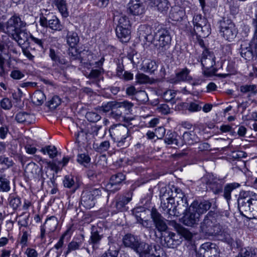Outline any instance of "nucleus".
I'll list each match as a JSON object with an SVG mask.
<instances>
[{"instance_id":"nucleus-1","label":"nucleus","mask_w":257,"mask_h":257,"mask_svg":"<svg viewBox=\"0 0 257 257\" xmlns=\"http://www.w3.org/2000/svg\"><path fill=\"white\" fill-rule=\"evenodd\" d=\"M212 208L213 210H210L200 222L199 231L206 236H215L220 240L221 235H223L226 230L223 229L220 224L217 222L218 213L215 212L217 206L213 205Z\"/></svg>"},{"instance_id":"nucleus-2","label":"nucleus","mask_w":257,"mask_h":257,"mask_svg":"<svg viewBox=\"0 0 257 257\" xmlns=\"http://www.w3.org/2000/svg\"><path fill=\"white\" fill-rule=\"evenodd\" d=\"M238 208L240 214L252 213L257 218V194L252 191H241L237 199Z\"/></svg>"},{"instance_id":"nucleus-3","label":"nucleus","mask_w":257,"mask_h":257,"mask_svg":"<svg viewBox=\"0 0 257 257\" xmlns=\"http://www.w3.org/2000/svg\"><path fill=\"white\" fill-rule=\"evenodd\" d=\"M124 245L134 250L139 257H149L148 251L151 248V244L141 241L137 236L132 234H125L122 239Z\"/></svg>"},{"instance_id":"nucleus-4","label":"nucleus","mask_w":257,"mask_h":257,"mask_svg":"<svg viewBox=\"0 0 257 257\" xmlns=\"http://www.w3.org/2000/svg\"><path fill=\"white\" fill-rule=\"evenodd\" d=\"M110 136L117 143V146L124 148L130 145L131 139L130 130L124 124H117L111 126L109 130Z\"/></svg>"},{"instance_id":"nucleus-5","label":"nucleus","mask_w":257,"mask_h":257,"mask_svg":"<svg viewBox=\"0 0 257 257\" xmlns=\"http://www.w3.org/2000/svg\"><path fill=\"white\" fill-rule=\"evenodd\" d=\"M171 37L170 32L166 28L159 29L155 33L152 42L159 53H165L170 47Z\"/></svg>"},{"instance_id":"nucleus-6","label":"nucleus","mask_w":257,"mask_h":257,"mask_svg":"<svg viewBox=\"0 0 257 257\" xmlns=\"http://www.w3.org/2000/svg\"><path fill=\"white\" fill-rule=\"evenodd\" d=\"M103 193L105 194V191L102 188L87 187L81 194V204L86 208H91L94 206L95 200Z\"/></svg>"},{"instance_id":"nucleus-7","label":"nucleus","mask_w":257,"mask_h":257,"mask_svg":"<svg viewBox=\"0 0 257 257\" xmlns=\"http://www.w3.org/2000/svg\"><path fill=\"white\" fill-rule=\"evenodd\" d=\"M194 32L197 37H206L210 33V25L206 19L200 15L194 16L193 19Z\"/></svg>"},{"instance_id":"nucleus-8","label":"nucleus","mask_w":257,"mask_h":257,"mask_svg":"<svg viewBox=\"0 0 257 257\" xmlns=\"http://www.w3.org/2000/svg\"><path fill=\"white\" fill-rule=\"evenodd\" d=\"M26 26V23L23 21L20 16L15 14L12 16L5 24L4 32L10 37L15 36V34L23 29Z\"/></svg>"},{"instance_id":"nucleus-9","label":"nucleus","mask_w":257,"mask_h":257,"mask_svg":"<svg viewBox=\"0 0 257 257\" xmlns=\"http://www.w3.org/2000/svg\"><path fill=\"white\" fill-rule=\"evenodd\" d=\"M220 32L226 40L232 41L236 36L237 30L234 24L228 18H223L219 21Z\"/></svg>"},{"instance_id":"nucleus-10","label":"nucleus","mask_w":257,"mask_h":257,"mask_svg":"<svg viewBox=\"0 0 257 257\" xmlns=\"http://www.w3.org/2000/svg\"><path fill=\"white\" fill-rule=\"evenodd\" d=\"M215 57L213 52L207 49H204L202 54L201 64L204 68V74L207 76H210L216 71L213 67L215 64Z\"/></svg>"},{"instance_id":"nucleus-11","label":"nucleus","mask_w":257,"mask_h":257,"mask_svg":"<svg viewBox=\"0 0 257 257\" xmlns=\"http://www.w3.org/2000/svg\"><path fill=\"white\" fill-rule=\"evenodd\" d=\"M185 212H183V216L182 218L183 223L188 226L194 227L198 224L200 220L201 216L189 206L184 207Z\"/></svg>"},{"instance_id":"nucleus-12","label":"nucleus","mask_w":257,"mask_h":257,"mask_svg":"<svg viewBox=\"0 0 257 257\" xmlns=\"http://www.w3.org/2000/svg\"><path fill=\"white\" fill-rule=\"evenodd\" d=\"M219 250L215 243L207 242L203 243L196 252L198 257H218Z\"/></svg>"},{"instance_id":"nucleus-13","label":"nucleus","mask_w":257,"mask_h":257,"mask_svg":"<svg viewBox=\"0 0 257 257\" xmlns=\"http://www.w3.org/2000/svg\"><path fill=\"white\" fill-rule=\"evenodd\" d=\"M151 218L156 229L159 232H164L168 229L166 219L155 208H152L151 211Z\"/></svg>"},{"instance_id":"nucleus-14","label":"nucleus","mask_w":257,"mask_h":257,"mask_svg":"<svg viewBox=\"0 0 257 257\" xmlns=\"http://www.w3.org/2000/svg\"><path fill=\"white\" fill-rule=\"evenodd\" d=\"M43 27L49 28L54 31H61L63 26L57 17L53 13L45 18H42L41 25Z\"/></svg>"},{"instance_id":"nucleus-15","label":"nucleus","mask_w":257,"mask_h":257,"mask_svg":"<svg viewBox=\"0 0 257 257\" xmlns=\"http://www.w3.org/2000/svg\"><path fill=\"white\" fill-rule=\"evenodd\" d=\"M200 216L206 213L212 206V203L209 200L194 201L190 205Z\"/></svg>"},{"instance_id":"nucleus-16","label":"nucleus","mask_w":257,"mask_h":257,"mask_svg":"<svg viewBox=\"0 0 257 257\" xmlns=\"http://www.w3.org/2000/svg\"><path fill=\"white\" fill-rule=\"evenodd\" d=\"M11 38L15 40L20 47H22L26 43L29 44L31 36L32 34L27 32V30L21 29L19 32L16 33Z\"/></svg>"},{"instance_id":"nucleus-17","label":"nucleus","mask_w":257,"mask_h":257,"mask_svg":"<svg viewBox=\"0 0 257 257\" xmlns=\"http://www.w3.org/2000/svg\"><path fill=\"white\" fill-rule=\"evenodd\" d=\"M164 237V244L169 248H174L179 245L181 241L179 238V235L174 232H169Z\"/></svg>"},{"instance_id":"nucleus-18","label":"nucleus","mask_w":257,"mask_h":257,"mask_svg":"<svg viewBox=\"0 0 257 257\" xmlns=\"http://www.w3.org/2000/svg\"><path fill=\"white\" fill-rule=\"evenodd\" d=\"M127 12L134 16H139L144 13V8L140 0H131Z\"/></svg>"},{"instance_id":"nucleus-19","label":"nucleus","mask_w":257,"mask_h":257,"mask_svg":"<svg viewBox=\"0 0 257 257\" xmlns=\"http://www.w3.org/2000/svg\"><path fill=\"white\" fill-rule=\"evenodd\" d=\"M102 237L103 234L101 233V232L98 231L95 227L93 226L88 243L94 249H95L98 247Z\"/></svg>"},{"instance_id":"nucleus-20","label":"nucleus","mask_w":257,"mask_h":257,"mask_svg":"<svg viewBox=\"0 0 257 257\" xmlns=\"http://www.w3.org/2000/svg\"><path fill=\"white\" fill-rule=\"evenodd\" d=\"M147 4L149 7L154 8L161 13L167 12L170 7L168 0H152Z\"/></svg>"},{"instance_id":"nucleus-21","label":"nucleus","mask_w":257,"mask_h":257,"mask_svg":"<svg viewBox=\"0 0 257 257\" xmlns=\"http://www.w3.org/2000/svg\"><path fill=\"white\" fill-rule=\"evenodd\" d=\"M151 27L147 25H141L138 29V33L140 39H144L146 41L152 42L154 35H152Z\"/></svg>"},{"instance_id":"nucleus-22","label":"nucleus","mask_w":257,"mask_h":257,"mask_svg":"<svg viewBox=\"0 0 257 257\" xmlns=\"http://www.w3.org/2000/svg\"><path fill=\"white\" fill-rule=\"evenodd\" d=\"M190 70L187 68L181 69L179 72L176 74L175 77L170 79V82L174 84H177L181 81H189L192 78L189 75Z\"/></svg>"},{"instance_id":"nucleus-23","label":"nucleus","mask_w":257,"mask_h":257,"mask_svg":"<svg viewBox=\"0 0 257 257\" xmlns=\"http://www.w3.org/2000/svg\"><path fill=\"white\" fill-rule=\"evenodd\" d=\"M132 200V194L131 196H120L115 199V207L118 211H123L126 210L125 205Z\"/></svg>"},{"instance_id":"nucleus-24","label":"nucleus","mask_w":257,"mask_h":257,"mask_svg":"<svg viewBox=\"0 0 257 257\" xmlns=\"http://www.w3.org/2000/svg\"><path fill=\"white\" fill-rule=\"evenodd\" d=\"M15 120L18 123H31L34 120V116L33 114L27 112L20 111L16 114Z\"/></svg>"},{"instance_id":"nucleus-25","label":"nucleus","mask_w":257,"mask_h":257,"mask_svg":"<svg viewBox=\"0 0 257 257\" xmlns=\"http://www.w3.org/2000/svg\"><path fill=\"white\" fill-rule=\"evenodd\" d=\"M129 28H123L117 26L115 29L116 35L122 42H127L130 38Z\"/></svg>"},{"instance_id":"nucleus-26","label":"nucleus","mask_w":257,"mask_h":257,"mask_svg":"<svg viewBox=\"0 0 257 257\" xmlns=\"http://www.w3.org/2000/svg\"><path fill=\"white\" fill-rule=\"evenodd\" d=\"M183 143L191 145L198 142L199 139L193 131L185 132L182 136Z\"/></svg>"},{"instance_id":"nucleus-27","label":"nucleus","mask_w":257,"mask_h":257,"mask_svg":"<svg viewBox=\"0 0 257 257\" xmlns=\"http://www.w3.org/2000/svg\"><path fill=\"white\" fill-rule=\"evenodd\" d=\"M220 240L227 243L232 248H239L241 246L240 240H234L227 230L221 235Z\"/></svg>"},{"instance_id":"nucleus-28","label":"nucleus","mask_w":257,"mask_h":257,"mask_svg":"<svg viewBox=\"0 0 257 257\" xmlns=\"http://www.w3.org/2000/svg\"><path fill=\"white\" fill-rule=\"evenodd\" d=\"M241 56L245 60H249L253 57V52L250 45L248 44V46L241 44L240 49Z\"/></svg>"},{"instance_id":"nucleus-29","label":"nucleus","mask_w":257,"mask_h":257,"mask_svg":"<svg viewBox=\"0 0 257 257\" xmlns=\"http://www.w3.org/2000/svg\"><path fill=\"white\" fill-rule=\"evenodd\" d=\"M112 111H111V116L116 119H123L124 118L123 113L124 107L120 106L119 103L115 102L113 107H112Z\"/></svg>"},{"instance_id":"nucleus-30","label":"nucleus","mask_w":257,"mask_h":257,"mask_svg":"<svg viewBox=\"0 0 257 257\" xmlns=\"http://www.w3.org/2000/svg\"><path fill=\"white\" fill-rule=\"evenodd\" d=\"M108 244L109 248L106 252L107 254H109L111 257H122L121 253L119 252L120 247L117 243L111 242Z\"/></svg>"},{"instance_id":"nucleus-31","label":"nucleus","mask_w":257,"mask_h":257,"mask_svg":"<svg viewBox=\"0 0 257 257\" xmlns=\"http://www.w3.org/2000/svg\"><path fill=\"white\" fill-rule=\"evenodd\" d=\"M45 39L40 37H35L32 35L30 37L29 44L31 47V45H34L38 49L42 50L44 49V44Z\"/></svg>"},{"instance_id":"nucleus-32","label":"nucleus","mask_w":257,"mask_h":257,"mask_svg":"<svg viewBox=\"0 0 257 257\" xmlns=\"http://www.w3.org/2000/svg\"><path fill=\"white\" fill-rule=\"evenodd\" d=\"M240 91L243 94H247L248 96L257 94V86L255 84H245L240 86Z\"/></svg>"},{"instance_id":"nucleus-33","label":"nucleus","mask_w":257,"mask_h":257,"mask_svg":"<svg viewBox=\"0 0 257 257\" xmlns=\"http://www.w3.org/2000/svg\"><path fill=\"white\" fill-rule=\"evenodd\" d=\"M149 257H166L161 246L159 245L151 244V248L148 251Z\"/></svg>"},{"instance_id":"nucleus-34","label":"nucleus","mask_w":257,"mask_h":257,"mask_svg":"<svg viewBox=\"0 0 257 257\" xmlns=\"http://www.w3.org/2000/svg\"><path fill=\"white\" fill-rule=\"evenodd\" d=\"M125 179V176L121 173L113 175L110 179L109 183L107 185V186L110 185L109 188H111L113 186L119 185Z\"/></svg>"},{"instance_id":"nucleus-35","label":"nucleus","mask_w":257,"mask_h":257,"mask_svg":"<svg viewBox=\"0 0 257 257\" xmlns=\"http://www.w3.org/2000/svg\"><path fill=\"white\" fill-rule=\"evenodd\" d=\"M52 5H54L59 10L62 15L66 17L68 14L66 5L64 0H50Z\"/></svg>"},{"instance_id":"nucleus-36","label":"nucleus","mask_w":257,"mask_h":257,"mask_svg":"<svg viewBox=\"0 0 257 257\" xmlns=\"http://www.w3.org/2000/svg\"><path fill=\"white\" fill-rule=\"evenodd\" d=\"M79 38L77 33L74 32H68L67 34V42L71 47H74L79 42Z\"/></svg>"},{"instance_id":"nucleus-37","label":"nucleus","mask_w":257,"mask_h":257,"mask_svg":"<svg viewBox=\"0 0 257 257\" xmlns=\"http://www.w3.org/2000/svg\"><path fill=\"white\" fill-rule=\"evenodd\" d=\"M45 99V94L40 90L36 91L32 96V101L36 105H41Z\"/></svg>"},{"instance_id":"nucleus-38","label":"nucleus","mask_w":257,"mask_h":257,"mask_svg":"<svg viewBox=\"0 0 257 257\" xmlns=\"http://www.w3.org/2000/svg\"><path fill=\"white\" fill-rule=\"evenodd\" d=\"M160 198L161 201H164L170 200L171 198H174L173 190L166 188H162L160 190Z\"/></svg>"},{"instance_id":"nucleus-39","label":"nucleus","mask_w":257,"mask_h":257,"mask_svg":"<svg viewBox=\"0 0 257 257\" xmlns=\"http://www.w3.org/2000/svg\"><path fill=\"white\" fill-rule=\"evenodd\" d=\"M239 186V184L236 183L228 184L225 186L224 189L223 196L227 201L231 198V192Z\"/></svg>"},{"instance_id":"nucleus-40","label":"nucleus","mask_w":257,"mask_h":257,"mask_svg":"<svg viewBox=\"0 0 257 257\" xmlns=\"http://www.w3.org/2000/svg\"><path fill=\"white\" fill-rule=\"evenodd\" d=\"M10 182L6 175L0 177V192H8L10 190Z\"/></svg>"},{"instance_id":"nucleus-41","label":"nucleus","mask_w":257,"mask_h":257,"mask_svg":"<svg viewBox=\"0 0 257 257\" xmlns=\"http://www.w3.org/2000/svg\"><path fill=\"white\" fill-rule=\"evenodd\" d=\"M45 225L50 231L53 232L55 231L58 225L57 218L53 216H51L46 220Z\"/></svg>"},{"instance_id":"nucleus-42","label":"nucleus","mask_w":257,"mask_h":257,"mask_svg":"<svg viewBox=\"0 0 257 257\" xmlns=\"http://www.w3.org/2000/svg\"><path fill=\"white\" fill-rule=\"evenodd\" d=\"M177 230L179 238H180V235H181L187 240H190L193 237L192 233L189 230L181 225H178Z\"/></svg>"},{"instance_id":"nucleus-43","label":"nucleus","mask_w":257,"mask_h":257,"mask_svg":"<svg viewBox=\"0 0 257 257\" xmlns=\"http://www.w3.org/2000/svg\"><path fill=\"white\" fill-rule=\"evenodd\" d=\"M174 191H175V194H176L175 196H173L176 198H181V201L182 203V205L183 207H188L189 206L187 197L185 196V195L183 194L182 192L181 189L178 188L176 187H173Z\"/></svg>"},{"instance_id":"nucleus-44","label":"nucleus","mask_w":257,"mask_h":257,"mask_svg":"<svg viewBox=\"0 0 257 257\" xmlns=\"http://www.w3.org/2000/svg\"><path fill=\"white\" fill-rule=\"evenodd\" d=\"M126 92L129 95H133L137 94L138 96H141L144 99L143 101H145V98H147V94L145 91H137L134 86H131L126 88Z\"/></svg>"},{"instance_id":"nucleus-45","label":"nucleus","mask_w":257,"mask_h":257,"mask_svg":"<svg viewBox=\"0 0 257 257\" xmlns=\"http://www.w3.org/2000/svg\"><path fill=\"white\" fill-rule=\"evenodd\" d=\"M219 179L216 177H214V179L212 180V182L208 185L209 187L213 190V192L215 194L219 193L222 192V185L218 183Z\"/></svg>"},{"instance_id":"nucleus-46","label":"nucleus","mask_w":257,"mask_h":257,"mask_svg":"<svg viewBox=\"0 0 257 257\" xmlns=\"http://www.w3.org/2000/svg\"><path fill=\"white\" fill-rule=\"evenodd\" d=\"M251 25L253 28V35L251 41L257 45V4L255 5L254 17L252 19Z\"/></svg>"},{"instance_id":"nucleus-47","label":"nucleus","mask_w":257,"mask_h":257,"mask_svg":"<svg viewBox=\"0 0 257 257\" xmlns=\"http://www.w3.org/2000/svg\"><path fill=\"white\" fill-rule=\"evenodd\" d=\"M103 71L102 68L98 69H92L87 77L89 79L93 80L91 83L95 84L96 83V80L100 76Z\"/></svg>"},{"instance_id":"nucleus-48","label":"nucleus","mask_w":257,"mask_h":257,"mask_svg":"<svg viewBox=\"0 0 257 257\" xmlns=\"http://www.w3.org/2000/svg\"><path fill=\"white\" fill-rule=\"evenodd\" d=\"M0 165L5 169H8L13 167L14 162L13 160L5 156H0Z\"/></svg>"},{"instance_id":"nucleus-49","label":"nucleus","mask_w":257,"mask_h":257,"mask_svg":"<svg viewBox=\"0 0 257 257\" xmlns=\"http://www.w3.org/2000/svg\"><path fill=\"white\" fill-rule=\"evenodd\" d=\"M163 213L167 215V217L168 219H172L173 217L178 216V214H180V211L174 205L173 208H169L168 210L163 212Z\"/></svg>"},{"instance_id":"nucleus-50","label":"nucleus","mask_w":257,"mask_h":257,"mask_svg":"<svg viewBox=\"0 0 257 257\" xmlns=\"http://www.w3.org/2000/svg\"><path fill=\"white\" fill-rule=\"evenodd\" d=\"M7 51L8 54L9 53H13L14 54L16 55L20 54V52L18 49L17 45L13 42L10 40L8 37L7 41Z\"/></svg>"},{"instance_id":"nucleus-51","label":"nucleus","mask_w":257,"mask_h":257,"mask_svg":"<svg viewBox=\"0 0 257 257\" xmlns=\"http://www.w3.org/2000/svg\"><path fill=\"white\" fill-rule=\"evenodd\" d=\"M9 204L13 209H17L21 204V199L14 195H10L9 198Z\"/></svg>"},{"instance_id":"nucleus-52","label":"nucleus","mask_w":257,"mask_h":257,"mask_svg":"<svg viewBox=\"0 0 257 257\" xmlns=\"http://www.w3.org/2000/svg\"><path fill=\"white\" fill-rule=\"evenodd\" d=\"M7 41L8 37L7 36L3 35L0 37V54H8Z\"/></svg>"},{"instance_id":"nucleus-53","label":"nucleus","mask_w":257,"mask_h":257,"mask_svg":"<svg viewBox=\"0 0 257 257\" xmlns=\"http://www.w3.org/2000/svg\"><path fill=\"white\" fill-rule=\"evenodd\" d=\"M85 117L88 121L92 122H96L101 119V116L95 112H87L85 114Z\"/></svg>"},{"instance_id":"nucleus-54","label":"nucleus","mask_w":257,"mask_h":257,"mask_svg":"<svg viewBox=\"0 0 257 257\" xmlns=\"http://www.w3.org/2000/svg\"><path fill=\"white\" fill-rule=\"evenodd\" d=\"M144 67L146 72L152 74L157 70L158 66L155 61H149Z\"/></svg>"},{"instance_id":"nucleus-55","label":"nucleus","mask_w":257,"mask_h":257,"mask_svg":"<svg viewBox=\"0 0 257 257\" xmlns=\"http://www.w3.org/2000/svg\"><path fill=\"white\" fill-rule=\"evenodd\" d=\"M90 161L89 156L86 154H79L77 156V161L80 164L86 166Z\"/></svg>"},{"instance_id":"nucleus-56","label":"nucleus","mask_w":257,"mask_h":257,"mask_svg":"<svg viewBox=\"0 0 257 257\" xmlns=\"http://www.w3.org/2000/svg\"><path fill=\"white\" fill-rule=\"evenodd\" d=\"M175 205V199L171 198L170 200L164 201H161V207L163 209V212L168 210L169 208H173Z\"/></svg>"},{"instance_id":"nucleus-57","label":"nucleus","mask_w":257,"mask_h":257,"mask_svg":"<svg viewBox=\"0 0 257 257\" xmlns=\"http://www.w3.org/2000/svg\"><path fill=\"white\" fill-rule=\"evenodd\" d=\"M61 102V99L58 96H54L49 101L48 106L51 109H55Z\"/></svg>"},{"instance_id":"nucleus-58","label":"nucleus","mask_w":257,"mask_h":257,"mask_svg":"<svg viewBox=\"0 0 257 257\" xmlns=\"http://www.w3.org/2000/svg\"><path fill=\"white\" fill-rule=\"evenodd\" d=\"M230 156L233 160H240L241 158L246 157L247 154L241 151H234L231 153Z\"/></svg>"},{"instance_id":"nucleus-59","label":"nucleus","mask_w":257,"mask_h":257,"mask_svg":"<svg viewBox=\"0 0 257 257\" xmlns=\"http://www.w3.org/2000/svg\"><path fill=\"white\" fill-rule=\"evenodd\" d=\"M165 142L168 145L175 144L178 146V143L176 139V134L171 133L170 134H167L165 139Z\"/></svg>"},{"instance_id":"nucleus-60","label":"nucleus","mask_w":257,"mask_h":257,"mask_svg":"<svg viewBox=\"0 0 257 257\" xmlns=\"http://www.w3.org/2000/svg\"><path fill=\"white\" fill-rule=\"evenodd\" d=\"M176 92L172 90H168L164 92L163 94V98L166 102L172 101L176 96Z\"/></svg>"},{"instance_id":"nucleus-61","label":"nucleus","mask_w":257,"mask_h":257,"mask_svg":"<svg viewBox=\"0 0 257 257\" xmlns=\"http://www.w3.org/2000/svg\"><path fill=\"white\" fill-rule=\"evenodd\" d=\"M254 255L250 249L244 248L241 249L236 257H254Z\"/></svg>"},{"instance_id":"nucleus-62","label":"nucleus","mask_w":257,"mask_h":257,"mask_svg":"<svg viewBox=\"0 0 257 257\" xmlns=\"http://www.w3.org/2000/svg\"><path fill=\"white\" fill-rule=\"evenodd\" d=\"M117 26H121L123 28H129L130 26V22L127 17L125 16H121L118 21Z\"/></svg>"},{"instance_id":"nucleus-63","label":"nucleus","mask_w":257,"mask_h":257,"mask_svg":"<svg viewBox=\"0 0 257 257\" xmlns=\"http://www.w3.org/2000/svg\"><path fill=\"white\" fill-rule=\"evenodd\" d=\"M0 103L2 108L5 110L10 109L13 106L11 100L8 98H3Z\"/></svg>"},{"instance_id":"nucleus-64","label":"nucleus","mask_w":257,"mask_h":257,"mask_svg":"<svg viewBox=\"0 0 257 257\" xmlns=\"http://www.w3.org/2000/svg\"><path fill=\"white\" fill-rule=\"evenodd\" d=\"M69 55L70 58L72 60H79L80 62L82 61V59L80 53L77 51L76 49L72 48L71 50H69Z\"/></svg>"}]
</instances>
